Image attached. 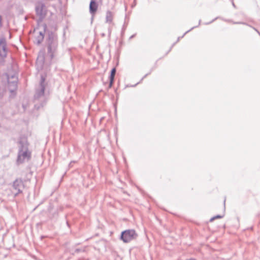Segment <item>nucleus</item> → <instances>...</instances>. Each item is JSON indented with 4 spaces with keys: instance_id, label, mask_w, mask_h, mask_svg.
I'll use <instances>...</instances> for the list:
<instances>
[{
    "instance_id": "obj_8",
    "label": "nucleus",
    "mask_w": 260,
    "mask_h": 260,
    "mask_svg": "<svg viewBox=\"0 0 260 260\" xmlns=\"http://www.w3.org/2000/svg\"><path fill=\"white\" fill-rule=\"evenodd\" d=\"M3 25V18L2 16L0 15V28Z\"/></svg>"
},
{
    "instance_id": "obj_10",
    "label": "nucleus",
    "mask_w": 260,
    "mask_h": 260,
    "mask_svg": "<svg viewBox=\"0 0 260 260\" xmlns=\"http://www.w3.org/2000/svg\"><path fill=\"white\" fill-rule=\"evenodd\" d=\"M36 11H37V13H38V11H39V8H37Z\"/></svg>"
},
{
    "instance_id": "obj_5",
    "label": "nucleus",
    "mask_w": 260,
    "mask_h": 260,
    "mask_svg": "<svg viewBox=\"0 0 260 260\" xmlns=\"http://www.w3.org/2000/svg\"><path fill=\"white\" fill-rule=\"evenodd\" d=\"M102 0H91L89 5L90 13L94 16L98 9V3L102 2Z\"/></svg>"
},
{
    "instance_id": "obj_3",
    "label": "nucleus",
    "mask_w": 260,
    "mask_h": 260,
    "mask_svg": "<svg viewBox=\"0 0 260 260\" xmlns=\"http://www.w3.org/2000/svg\"><path fill=\"white\" fill-rule=\"evenodd\" d=\"M23 188L24 185L22 181L20 180H16L13 183L12 191L14 194L16 195L21 192Z\"/></svg>"
},
{
    "instance_id": "obj_11",
    "label": "nucleus",
    "mask_w": 260,
    "mask_h": 260,
    "mask_svg": "<svg viewBox=\"0 0 260 260\" xmlns=\"http://www.w3.org/2000/svg\"><path fill=\"white\" fill-rule=\"evenodd\" d=\"M215 218H212L210 219L211 221H212Z\"/></svg>"
},
{
    "instance_id": "obj_7",
    "label": "nucleus",
    "mask_w": 260,
    "mask_h": 260,
    "mask_svg": "<svg viewBox=\"0 0 260 260\" xmlns=\"http://www.w3.org/2000/svg\"><path fill=\"white\" fill-rule=\"evenodd\" d=\"M106 22L111 23L112 22L113 19V14L111 12H108L106 14Z\"/></svg>"
},
{
    "instance_id": "obj_2",
    "label": "nucleus",
    "mask_w": 260,
    "mask_h": 260,
    "mask_svg": "<svg viewBox=\"0 0 260 260\" xmlns=\"http://www.w3.org/2000/svg\"><path fill=\"white\" fill-rule=\"evenodd\" d=\"M31 157V153L27 148L22 147L19 151L17 158V162L22 164L25 161L29 160Z\"/></svg>"
},
{
    "instance_id": "obj_6",
    "label": "nucleus",
    "mask_w": 260,
    "mask_h": 260,
    "mask_svg": "<svg viewBox=\"0 0 260 260\" xmlns=\"http://www.w3.org/2000/svg\"><path fill=\"white\" fill-rule=\"evenodd\" d=\"M115 73H116V69H115V68H113L111 72V75L110 76V85H109L110 87H111L113 85Z\"/></svg>"
},
{
    "instance_id": "obj_4",
    "label": "nucleus",
    "mask_w": 260,
    "mask_h": 260,
    "mask_svg": "<svg viewBox=\"0 0 260 260\" xmlns=\"http://www.w3.org/2000/svg\"><path fill=\"white\" fill-rule=\"evenodd\" d=\"M7 48L6 46V41L5 38L0 39V58L3 59L7 56Z\"/></svg>"
},
{
    "instance_id": "obj_9",
    "label": "nucleus",
    "mask_w": 260,
    "mask_h": 260,
    "mask_svg": "<svg viewBox=\"0 0 260 260\" xmlns=\"http://www.w3.org/2000/svg\"><path fill=\"white\" fill-rule=\"evenodd\" d=\"M44 38L43 35L42 34H40V38L41 40H42Z\"/></svg>"
},
{
    "instance_id": "obj_1",
    "label": "nucleus",
    "mask_w": 260,
    "mask_h": 260,
    "mask_svg": "<svg viewBox=\"0 0 260 260\" xmlns=\"http://www.w3.org/2000/svg\"><path fill=\"white\" fill-rule=\"evenodd\" d=\"M138 236L134 230H127L121 233L120 238L124 243H128L135 239Z\"/></svg>"
}]
</instances>
